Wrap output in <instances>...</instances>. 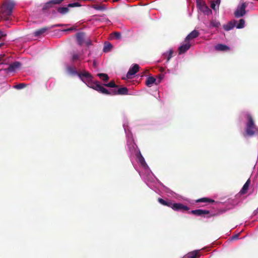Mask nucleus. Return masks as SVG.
I'll use <instances>...</instances> for the list:
<instances>
[{"instance_id": "45", "label": "nucleus", "mask_w": 258, "mask_h": 258, "mask_svg": "<svg viewBox=\"0 0 258 258\" xmlns=\"http://www.w3.org/2000/svg\"><path fill=\"white\" fill-rule=\"evenodd\" d=\"M5 56V54H0V60H1Z\"/></svg>"}, {"instance_id": "23", "label": "nucleus", "mask_w": 258, "mask_h": 258, "mask_svg": "<svg viewBox=\"0 0 258 258\" xmlns=\"http://www.w3.org/2000/svg\"><path fill=\"white\" fill-rule=\"evenodd\" d=\"M97 76L105 82H107L109 80V77L106 74L99 73L97 74Z\"/></svg>"}, {"instance_id": "36", "label": "nucleus", "mask_w": 258, "mask_h": 258, "mask_svg": "<svg viewBox=\"0 0 258 258\" xmlns=\"http://www.w3.org/2000/svg\"><path fill=\"white\" fill-rule=\"evenodd\" d=\"M164 75L162 74H159L158 76V80L157 81V83H156V84L157 85L159 84L161 82V81L163 79Z\"/></svg>"}, {"instance_id": "11", "label": "nucleus", "mask_w": 258, "mask_h": 258, "mask_svg": "<svg viewBox=\"0 0 258 258\" xmlns=\"http://www.w3.org/2000/svg\"><path fill=\"white\" fill-rule=\"evenodd\" d=\"M190 47L191 44L189 43V42H185V44H183L179 47L178 49L179 54H181L184 53L188 50Z\"/></svg>"}, {"instance_id": "41", "label": "nucleus", "mask_w": 258, "mask_h": 258, "mask_svg": "<svg viewBox=\"0 0 258 258\" xmlns=\"http://www.w3.org/2000/svg\"><path fill=\"white\" fill-rule=\"evenodd\" d=\"M85 43L87 46H89L92 44V41L91 40L88 39L85 41Z\"/></svg>"}, {"instance_id": "8", "label": "nucleus", "mask_w": 258, "mask_h": 258, "mask_svg": "<svg viewBox=\"0 0 258 258\" xmlns=\"http://www.w3.org/2000/svg\"><path fill=\"white\" fill-rule=\"evenodd\" d=\"M247 5L245 3H243L241 6L237 8L234 12V15L236 17L239 18L244 16L245 14V8Z\"/></svg>"}, {"instance_id": "12", "label": "nucleus", "mask_w": 258, "mask_h": 258, "mask_svg": "<svg viewBox=\"0 0 258 258\" xmlns=\"http://www.w3.org/2000/svg\"><path fill=\"white\" fill-rule=\"evenodd\" d=\"M200 35V33L196 30L191 31L185 38L184 42H189L190 39H192L198 37Z\"/></svg>"}, {"instance_id": "34", "label": "nucleus", "mask_w": 258, "mask_h": 258, "mask_svg": "<svg viewBox=\"0 0 258 258\" xmlns=\"http://www.w3.org/2000/svg\"><path fill=\"white\" fill-rule=\"evenodd\" d=\"M80 55L78 53H73L72 55V61H75L80 59Z\"/></svg>"}, {"instance_id": "19", "label": "nucleus", "mask_w": 258, "mask_h": 258, "mask_svg": "<svg viewBox=\"0 0 258 258\" xmlns=\"http://www.w3.org/2000/svg\"><path fill=\"white\" fill-rule=\"evenodd\" d=\"M216 50L218 51H228L230 48L226 45L218 44L215 46Z\"/></svg>"}, {"instance_id": "43", "label": "nucleus", "mask_w": 258, "mask_h": 258, "mask_svg": "<svg viewBox=\"0 0 258 258\" xmlns=\"http://www.w3.org/2000/svg\"><path fill=\"white\" fill-rule=\"evenodd\" d=\"M6 35L4 34V33L2 31H0V38L5 36Z\"/></svg>"}, {"instance_id": "5", "label": "nucleus", "mask_w": 258, "mask_h": 258, "mask_svg": "<svg viewBox=\"0 0 258 258\" xmlns=\"http://www.w3.org/2000/svg\"><path fill=\"white\" fill-rule=\"evenodd\" d=\"M190 213L199 216H203L204 215H207L206 217L207 218H210L212 217H214L216 215V214H210V211L209 210H202V209H197L191 210Z\"/></svg>"}, {"instance_id": "3", "label": "nucleus", "mask_w": 258, "mask_h": 258, "mask_svg": "<svg viewBox=\"0 0 258 258\" xmlns=\"http://www.w3.org/2000/svg\"><path fill=\"white\" fill-rule=\"evenodd\" d=\"M158 201L160 204L163 206H167L172 208L174 211H188L189 208L181 203H172L169 200H164L162 198H158Z\"/></svg>"}, {"instance_id": "4", "label": "nucleus", "mask_w": 258, "mask_h": 258, "mask_svg": "<svg viewBox=\"0 0 258 258\" xmlns=\"http://www.w3.org/2000/svg\"><path fill=\"white\" fill-rule=\"evenodd\" d=\"M88 86L100 93L109 95L111 94V91H108L105 88L103 85H101L99 82H89Z\"/></svg>"}, {"instance_id": "40", "label": "nucleus", "mask_w": 258, "mask_h": 258, "mask_svg": "<svg viewBox=\"0 0 258 258\" xmlns=\"http://www.w3.org/2000/svg\"><path fill=\"white\" fill-rule=\"evenodd\" d=\"M203 4H205V3L202 2V0H197V4L198 6L200 7V8L201 9V5Z\"/></svg>"}, {"instance_id": "38", "label": "nucleus", "mask_w": 258, "mask_h": 258, "mask_svg": "<svg viewBox=\"0 0 258 258\" xmlns=\"http://www.w3.org/2000/svg\"><path fill=\"white\" fill-rule=\"evenodd\" d=\"M216 5L212 1H211V2H210V7L214 11L216 10Z\"/></svg>"}, {"instance_id": "44", "label": "nucleus", "mask_w": 258, "mask_h": 258, "mask_svg": "<svg viewBox=\"0 0 258 258\" xmlns=\"http://www.w3.org/2000/svg\"><path fill=\"white\" fill-rule=\"evenodd\" d=\"M238 238V234H236V235H234L232 239H237Z\"/></svg>"}, {"instance_id": "32", "label": "nucleus", "mask_w": 258, "mask_h": 258, "mask_svg": "<svg viewBox=\"0 0 258 258\" xmlns=\"http://www.w3.org/2000/svg\"><path fill=\"white\" fill-rule=\"evenodd\" d=\"M27 86V84L25 83H20L14 86V88L17 89H21L24 88Z\"/></svg>"}, {"instance_id": "6", "label": "nucleus", "mask_w": 258, "mask_h": 258, "mask_svg": "<svg viewBox=\"0 0 258 258\" xmlns=\"http://www.w3.org/2000/svg\"><path fill=\"white\" fill-rule=\"evenodd\" d=\"M62 1L63 0H50L43 5L42 10L43 12H46L49 9L52 8L54 5L60 4Z\"/></svg>"}, {"instance_id": "27", "label": "nucleus", "mask_w": 258, "mask_h": 258, "mask_svg": "<svg viewBox=\"0 0 258 258\" xmlns=\"http://www.w3.org/2000/svg\"><path fill=\"white\" fill-rule=\"evenodd\" d=\"M112 45L109 42H105L104 44V46L103 47V51L104 52H108L110 50L111 48H112Z\"/></svg>"}, {"instance_id": "39", "label": "nucleus", "mask_w": 258, "mask_h": 258, "mask_svg": "<svg viewBox=\"0 0 258 258\" xmlns=\"http://www.w3.org/2000/svg\"><path fill=\"white\" fill-rule=\"evenodd\" d=\"M139 159L141 164H143L145 162V160L144 157L142 156L141 154H140V156L139 157Z\"/></svg>"}, {"instance_id": "14", "label": "nucleus", "mask_w": 258, "mask_h": 258, "mask_svg": "<svg viewBox=\"0 0 258 258\" xmlns=\"http://www.w3.org/2000/svg\"><path fill=\"white\" fill-rule=\"evenodd\" d=\"M50 29H51V27H50V26L42 27L39 29L36 30L34 32V35L36 37L39 36Z\"/></svg>"}, {"instance_id": "30", "label": "nucleus", "mask_w": 258, "mask_h": 258, "mask_svg": "<svg viewBox=\"0 0 258 258\" xmlns=\"http://www.w3.org/2000/svg\"><path fill=\"white\" fill-rule=\"evenodd\" d=\"M93 8L98 11H103L105 10V5H94L93 6Z\"/></svg>"}, {"instance_id": "35", "label": "nucleus", "mask_w": 258, "mask_h": 258, "mask_svg": "<svg viewBox=\"0 0 258 258\" xmlns=\"http://www.w3.org/2000/svg\"><path fill=\"white\" fill-rule=\"evenodd\" d=\"M173 53V51L171 49H170L168 51V57H167V61H166L167 62H168L169 61V60L170 59V58L172 57Z\"/></svg>"}, {"instance_id": "20", "label": "nucleus", "mask_w": 258, "mask_h": 258, "mask_svg": "<svg viewBox=\"0 0 258 258\" xmlns=\"http://www.w3.org/2000/svg\"><path fill=\"white\" fill-rule=\"evenodd\" d=\"M157 83L156 79L153 77H149L146 81V85L148 87H151L154 83Z\"/></svg>"}, {"instance_id": "15", "label": "nucleus", "mask_w": 258, "mask_h": 258, "mask_svg": "<svg viewBox=\"0 0 258 258\" xmlns=\"http://www.w3.org/2000/svg\"><path fill=\"white\" fill-rule=\"evenodd\" d=\"M237 21L236 20L231 21L227 24L223 25V28L226 31H229L232 29L235 26Z\"/></svg>"}, {"instance_id": "13", "label": "nucleus", "mask_w": 258, "mask_h": 258, "mask_svg": "<svg viewBox=\"0 0 258 258\" xmlns=\"http://www.w3.org/2000/svg\"><path fill=\"white\" fill-rule=\"evenodd\" d=\"M21 66V63L19 61H15L14 62L10 64L7 69L9 72H14L16 69L20 68Z\"/></svg>"}, {"instance_id": "29", "label": "nucleus", "mask_w": 258, "mask_h": 258, "mask_svg": "<svg viewBox=\"0 0 258 258\" xmlns=\"http://www.w3.org/2000/svg\"><path fill=\"white\" fill-rule=\"evenodd\" d=\"M210 25L213 27L218 28L220 25V23L216 20H212L210 22Z\"/></svg>"}, {"instance_id": "2", "label": "nucleus", "mask_w": 258, "mask_h": 258, "mask_svg": "<svg viewBox=\"0 0 258 258\" xmlns=\"http://www.w3.org/2000/svg\"><path fill=\"white\" fill-rule=\"evenodd\" d=\"M15 4V3L13 1L6 0L3 4V7L1 9L0 20H9V17L12 15Z\"/></svg>"}, {"instance_id": "33", "label": "nucleus", "mask_w": 258, "mask_h": 258, "mask_svg": "<svg viewBox=\"0 0 258 258\" xmlns=\"http://www.w3.org/2000/svg\"><path fill=\"white\" fill-rule=\"evenodd\" d=\"M80 6H81V5L78 2L69 4L68 5V8H73V7H80Z\"/></svg>"}, {"instance_id": "7", "label": "nucleus", "mask_w": 258, "mask_h": 258, "mask_svg": "<svg viewBox=\"0 0 258 258\" xmlns=\"http://www.w3.org/2000/svg\"><path fill=\"white\" fill-rule=\"evenodd\" d=\"M79 78L84 82L87 85L89 84V82H92V76L88 72H82L78 74Z\"/></svg>"}, {"instance_id": "24", "label": "nucleus", "mask_w": 258, "mask_h": 258, "mask_svg": "<svg viewBox=\"0 0 258 258\" xmlns=\"http://www.w3.org/2000/svg\"><path fill=\"white\" fill-rule=\"evenodd\" d=\"M69 11V9L68 7H59L57 9V12L62 15L67 14Z\"/></svg>"}, {"instance_id": "17", "label": "nucleus", "mask_w": 258, "mask_h": 258, "mask_svg": "<svg viewBox=\"0 0 258 258\" xmlns=\"http://www.w3.org/2000/svg\"><path fill=\"white\" fill-rule=\"evenodd\" d=\"M76 38L78 44L80 45H82L84 42L85 34L83 32L78 33L76 35Z\"/></svg>"}, {"instance_id": "28", "label": "nucleus", "mask_w": 258, "mask_h": 258, "mask_svg": "<svg viewBox=\"0 0 258 258\" xmlns=\"http://www.w3.org/2000/svg\"><path fill=\"white\" fill-rule=\"evenodd\" d=\"M103 85L107 87H110V88H118V86L115 84L114 81H111L109 83L107 84H104Z\"/></svg>"}, {"instance_id": "47", "label": "nucleus", "mask_w": 258, "mask_h": 258, "mask_svg": "<svg viewBox=\"0 0 258 258\" xmlns=\"http://www.w3.org/2000/svg\"><path fill=\"white\" fill-rule=\"evenodd\" d=\"M3 45V43H1V44H0V47H1V46H2V45Z\"/></svg>"}, {"instance_id": "9", "label": "nucleus", "mask_w": 258, "mask_h": 258, "mask_svg": "<svg viewBox=\"0 0 258 258\" xmlns=\"http://www.w3.org/2000/svg\"><path fill=\"white\" fill-rule=\"evenodd\" d=\"M128 94V89L126 87H122L118 89H112L111 90L110 95H127Z\"/></svg>"}, {"instance_id": "21", "label": "nucleus", "mask_w": 258, "mask_h": 258, "mask_svg": "<svg viewBox=\"0 0 258 258\" xmlns=\"http://www.w3.org/2000/svg\"><path fill=\"white\" fill-rule=\"evenodd\" d=\"M250 183V179H247V180L246 181L244 185L243 186L242 189H241L240 192L241 194H244L246 193L247 190L248 188V187Z\"/></svg>"}, {"instance_id": "1", "label": "nucleus", "mask_w": 258, "mask_h": 258, "mask_svg": "<svg viewBox=\"0 0 258 258\" xmlns=\"http://www.w3.org/2000/svg\"><path fill=\"white\" fill-rule=\"evenodd\" d=\"M247 121L245 132L243 134L244 137H252L258 135V127L254 123L252 116L249 114H246Z\"/></svg>"}, {"instance_id": "22", "label": "nucleus", "mask_w": 258, "mask_h": 258, "mask_svg": "<svg viewBox=\"0 0 258 258\" xmlns=\"http://www.w3.org/2000/svg\"><path fill=\"white\" fill-rule=\"evenodd\" d=\"M215 203V201L214 200L208 198H203L199 199L197 200H196V203Z\"/></svg>"}, {"instance_id": "26", "label": "nucleus", "mask_w": 258, "mask_h": 258, "mask_svg": "<svg viewBox=\"0 0 258 258\" xmlns=\"http://www.w3.org/2000/svg\"><path fill=\"white\" fill-rule=\"evenodd\" d=\"M121 33L118 32H114L110 34L111 39H119L121 38Z\"/></svg>"}, {"instance_id": "10", "label": "nucleus", "mask_w": 258, "mask_h": 258, "mask_svg": "<svg viewBox=\"0 0 258 258\" xmlns=\"http://www.w3.org/2000/svg\"><path fill=\"white\" fill-rule=\"evenodd\" d=\"M140 67L137 64H134L132 67H131L127 74L126 78L127 79H131L132 78V76L134 75L136 73H137L139 70Z\"/></svg>"}, {"instance_id": "16", "label": "nucleus", "mask_w": 258, "mask_h": 258, "mask_svg": "<svg viewBox=\"0 0 258 258\" xmlns=\"http://www.w3.org/2000/svg\"><path fill=\"white\" fill-rule=\"evenodd\" d=\"M200 255L199 250H195L192 252L188 253L186 255L184 256L182 258H199Z\"/></svg>"}, {"instance_id": "37", "label": "nucleus", "mask_w": 258, "mask_h": 258, "mask_svg": "<svg viewBox=\"0 0 258 258\" xmlns=\"http://www.w3.org/2000/svg\"><path fill=\"white\" fill-rule=\"evenodd\" d=\"M64 25H64V24H55V25H51V26H50V27H51V29H52V28H55V27H61V26H63Z\"/></svg>"}, {"instance_id": "18", "label": "nucleus", "mask_w": 258, "mask_h": 258, "mask_svg": "<svg viewBox=\"0 0 258 258\" xmlns=\"http://www.w3.org/2000/svg\"><path fill=\"white\" fill-rule=\"evenodd\" d=\"M200 9L207 15H209L212 14L211 10H210L205 4H203L201 5Z\"/></svg>"}, {"instance_id": "42", "label": "nucleus", "mask_w": 258, "mask_h": 258, "mask_svg": "<svg viewBox=\"0 0 258 258\" xmlns=\"http://www.w3.org/2000/svg\"><path fill=\"white\" fill-rule=\"evenodd\" d=\"M212 2L216 5H218L219 6V5H220V0H213L212 1Z\"/></svg>"}, {"instance_id": "31", "label": "nucleus", "mask_w": 258, "mask_h": 258, "mask_svg": "<svg viewBox=\"0 0 258 258\" xmlns=\"http://www.w3.org/2000/svg\"><path fill=\"white\" fill-rule=\"evenodd\" d=\"M245 21L243 19H241L239 20V23L236 26V28L238 29L243 28L244 27Z\"/></svg>"}, {"instance_id": "25", "label": "nucleus", "mask_w": 258, "mask_h": 258, "mask_svg": "<svg viewBox=\"0 0 258 258\" xmlns=\"http://www.w3.org/2000/svg\"><path fill=\"white\" fill-rule=\"evenodd\" d=\"M67 71L68 72L72 75H77L78 76V73L77 72L76 68L68 67L67 68Z\"/></svg>"}, {"instance_id": "46", "label": "nucleus", "mask_w": 258, "mask_h": 258, "mask_svg": "<svg viewBox=\"0 0 258 258\" xmlns=\"http://www.w3.org/2000/svg\"><path fill=\"white\" fill-rule=\"evenodd\" d=\"M73 30H74V29L73 28H69L67 30H65L64 31H72Z\"/></svg>"}]
</instances>
